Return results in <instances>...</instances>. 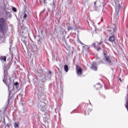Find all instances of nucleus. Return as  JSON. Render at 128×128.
<instances>
[{
  "instance_id": "nucleus-1",
  "label": "nucleus",
  "mask_w": 128,
  "mask_h": 128,
  "mask_svg": "<svg viewBox=\"0 0 128 128\" xmlns=\"http://www.w3.org/2000/svg\"><path fill=\"white\" fill-rule=\"evenodd\" d=\"M6 21L4 18H0V32L4 34L8 32V26L6 25Z\"/></svg>"
},
{
  "instance_id": "nucleus-2",
  "label": "nucleus",
  "mask_w": 128,
  "mask_h": 128,
  "mask_svg": "<svg viewBox=\"0 0 128 128\" xmlns=\"http://www.w3.org/2000/svg\"><path fill=\"white\" fill-rule=\"evenodd\" d=\"M104 58L102 60H101L98 62L99 64H108L109 66L112 65V58L110 56H106V54L104 53Z\"/></svg>"
},
{
  "instance_id": "nucleus-3",
  "label": "nucleus",
  "mask_w": 128,
  "mask_h": 128,
  "mask_svg": "<svg viewBox=\"0 0 128 128\" xmlns=\"http://www.w3.org/2000/svg\"><path fill=\"white\" fill-rule=\"evenodd\" d=\"M38 108L42 112H46V104L42 101H40L38 104Z\"/></svg>"
},
{
  "instance_id": "nucleus-4",
  "label": "nucleus",
  "mask_w": 128,
  "mask_h": 128,
  "mask_svg": "<svg viewBox=\"0 0 128 128\" xmlns=\"http://www.w3.org/2000/svg\"><path fill=\"white\" fill-rule=\"evenodd\" d=\"M120 4L116 5V10L114 16V20H118V18L120 16H118V12H120Z\"/></svg>"
},
{
  "instance_id": "nucleus-5",
  "label": "nucleus",
  "mask_w": 128,
  "mask_h": 128,
  "mask_svg": "<svg viewBox=\"0 0 128 128\" xmlns=\"http://www.w3.org/2000/svg\"><path fill=\"white\" fill-rule=\"evenodd\" d=\"M116 26L115 24H112L109 28V30L112 34H114L116 32Z\"/></svg>"
},
{
  "instance_id": "nucleus-6",
  "label": "nucleus",
  "mask_w": 128,
  "mask_h": 128,
  "mask_svg": "<svg viewBox=\"0 0 128 128\" xmlns=\"http://www.w3.org/2000/svg\"><path fill=\"white\" fill-rule=\"evenodd\" d=\"M44 90L40 91L38 93V97L39 100H44Z\"/></svg>"
},
{
  "instance_id": "nucleus-7",
  "label": "nucleus",
  "mask_w": 128,
  "mask_h": 128,
  "mask_svg": "<svg viewBox=\"0 0 128 128\" xmlns=\"http://www.w3.org/2000/svg\"><path fill=\"white\" fill-rule=\"evenodd\" d=\"M5 84L7 86H8V88H10V84H12V81L10 80V76H6Z\"/></svg>"
},
{
  "instance_id": "nucleus-8",
  "label": "nucleus",
  "mask_w": 128,
  "mask_h": 128,
  "mask_svg": "<svg viewBox=\"0 0 128 128\" xmlns=\"http://www.w3.org/2000/svg\"><path fill=\"white\" fill-rule=\"evenodd\" d=\"M108 40H109V42H114L116 40V38L114 37V34H112L111 35H110Z\"/></svg>"
},
{
  "instance_id": "nucleus-9",
  "label": "nucleus",
  "mask_w": 128,
  "mask_h": 128,
  "mask_svg": "<svg viewBox=\"0 0 128 128\" xmlns=\"http://www.w3.org/2000/svg\"><path fill=\"white\" fill-rule=\"evenodd\" d=\"M76 68L77 70V74L78 76H82V69L80 68H78V66H76Z\"/></svg>"
},
{
  "instance_id": "nucleus-10",
  "label": "nucleus",
  "mask_w": 128,
  "mask_h": 128,
  "mask_svg": "<svg viewBox=\"0 0 128 128\" xmlns=\"http://www.w3.org/2000/svg\"><path fill=\"white\" fill-rule=\"evenodd\" d=\"M92 70H97L98 67L96 66V64L95 62H92L91 65Z\"/></svg>"
},
{
  "instance_id": "nucleus-11",
  "label": "nucleus",
  "mask_w": 128,
  "mask_h": 128,
  "mask_svg": "<svg viewBox=\"0 0 128 128\" xmlns=\"http://www.w3.org/2000/svg\"><path fill=\"white\" fill-rule=\"evenodd\" d=\"M92 46L93 48H96V50H97V51L98 52V50H102V48L100 47H98L97 46H96V43H93L92 44Z\"/></svg>"
},
{
  "instance_id": "nucleus-12",
  "label": "nucleus",
  "mask_w": 128,
  "mask_h": 128,
  "mask_svg": "<svg viewBox=\"0 0 128 128\" xmlns=\"http://www.w3.org/2000/svg\"><path fill=\"white\" fill-rule=\"evenodd\" d=\"M64 70L65 72H68V65H65L64 66Z\"/></svg>"
},
{
  "instance_id": "nucleus-13",
  "label": "nucleus",
  "mask_w": 128,
  "mask_h": 128,
  "mask_svg": "<svg viewBox=\"0 0 128 128\" xmlns=\"http://www.w3.org/2000/svg\"><path fill=\"white\" fill-rule=\"evenodd\" d=\"M0 60H4V62H6V57L4 56H2L0 57Z\"/></svg>"
},
{
  "instance_id": "nucleus-14",
  "label": "nucleus",
  "mask_w": 128,
  "mask_h": 128,
  "mask_svg": "<svg viewBox=\"0 0 128 128\" xmlns=\"http://www.w3.org/2000/svg\"><path fill=\"white\" fill-rule=\"evenodd\" d=\"M43 116H44V118H45V120H48V113H46V112H45L44 114V115Z\"/></svg>"
},
{
  "instance_id": "nucleus-15",
  "label": "nucleus",
  "mask_w": 128,
  "mask_h": 128,
  "mask_svg": "<svg viewBox=\"0 0 128 128\" xmlns=\"http://www.w3.org/2000/svg\"><path fill=\"white\" fill-rule=\"evenodd\" d=\"M14 126L15 128H18V124L17 123H15Z\"/></svg>"
},
{
  "instance_id": "nucleus-16",
  "label": "nucleus",
  "mask_w": 128,
  "mask_h": 128,
  "mask_svg": "<svg viewBox=\"0 0 128 128\" xmlns=\"http://www.w3.org/2000/svg\"><path fill=\"white\" fill-rule=\"evenodd\" d=\"M13 12H16V8L14 7L12 8Z\"/></svg>"
},
{
  "instance_id": "nucleus-17",
  "label": "nucleus",
  "mask_w": 128,
  "mask_h": 128,
  "mask_svg": "<svg viewBox=\"0 0 128 128\" xmlns=\"http://www.w3.org/2000/svg\"><path fill=\"white\" fill-rule=\"evenodd\" d=\"M68 30H72V28L70 26H68Z\"/></svg>"
},
{
  "instance_id": "nucleus-18",
  "label": "nucleus",
  "mask_w": 128,
  "mask_h": 128,
  "mask_svg": "<svg viewBox=\"0 0 128 128\" xmlns=\"http://www.w3.org/2000/svg\"><path fill=\"white\" fill-rule=\"evenodd\" d=\"M27 14H24V18H26V16H27Z\"/></svg>"
},
{
  "instance_id": "nucleus-19",
  "label": "nucleus",
  "mask_w": 128,
  "mask_h": 128,
  "mask_svg": "<svg viewBox=\"0 0 128 128\" xmlns=\"http://www.w3.org/2000/svg\"><path fill=\"white\" fill-rule=\"evenodd\" d=\"M52 60H56V57L54 56V54L52 55Z\"/></svg>"
},
{
  "instance_id": "nucleus-20",
  "label": "nucleus",
  "mask_w": 128,
  "mask_h": 128,
  "mask_svg": "<svg viewBox=\"0 0 128 128\" xmlns=\"http://www.w3.org/2000/svg\"><path fill=\"white\" fill-rule=\"evenodd\" d=\"M85 114H88H88H90V113L89 112H88V110H86L85 111Z\"/></svg>"
},
{
  "instance_id": "nucleus-21",
  "label": "nucleus",
  "mask_w": 128,
  "mask_h": 128,
  "mask_svg": "<svg viewBox=\"0 0 128 128\" xmlns=\"http://www.w3.org/2000/svg\"><path fill=\"white\" fill-rule=\"evenodd\" d=\"M14 86H18V82H16L14 84Z\"/></svg>"
},
{
  "instance_id": "nucleus-22",
  "label": "nucleus",
  "mask_w": 128,
  "mask_h": 128,
  "mask_svg": "<svg viewBox=\"0 0 128 128\" xmlns=\"http://www.w3.org/2000/svg\"><path fill=\"white\" fill-rule=\"evenodd\" d=\"M42 82H46V78H44V79H42Z\"/></svg>"
},
{
  "instance_id": "nucleus-23",
  "label": "nucleus",
  "mask_w": 128,
  "mask_h": 128,
  "mask_svg": "<svg viewBox=\"0 0 128 128\" xmlns=\"http://www.w3.org/2000/svg\"><path fill=\"white\" fill-rule=\"evenodd\" d=\"M48 74H52V71L48 70Z\"/></svg>"
},
{
  "instance_id": "nucleus-24",
  "label": "nucleus",
  "mask_w": 128,
  "mask_h": 128,
  "mask_svg": "<svg viewBox=\"0 0 128 128\" xmlns=\"http://www.w3.org/2000/svg\"><path fill=\"white\" fill-rule=\"evenodd\" d=\"M102 44V42H100V43H99V44L100 46H101V44Z\"/></svg>"
},
{
  "instance_id": "nucleus-25",
  "label": "nucleus",
  "mask_w": 128,
  "mask_h": 128,
  "mask_svg": "<svg viewBox=\"0 0 128 128\" xmlns=\"http://www.w3.org/2000/svg\"><path fill=\"white\" fill-rule=\"evenodd\" d=\"M94 4L95 6H96V2H94Z\"/></svg>"
},
{
  "instance_id": "nucleus-26",
  "label": "nucleus",
  "mask_w": 128,
  "mask_h": 128,
  "mask_svg": "<svg viewBox=\"0 0 128 128\" xmlns=\"http://www.w3.org/2000/svg\"><path fill=\"white\" fill-rule=\"evenodd\" d=\"M119 80H120V82H122V79L120 78Z\"/></svg>"
},
{
  "instance_id": "nucleus-27",
  "label": "nucleus",
  "mask_w": 128,
  "mask_h": 128,
  "mask_svg": "<svg viewBox=\"0 0 128 128\" xmlns=\"http://www.w3.org/2000/svg\"><path fill=\"white\" fill-rule=\"evenodd\" d=\"M3 82L6 84V82H4V79L3 80Z\"/></svg>"
},
{
  "instance_id": "nucleus-28",
  "label": "nucleus",
  "mask_w": 128,
  "mask_h": 128,
  "mask_svg": "<svg viewBox=\"0 0 128 128\" xmlns=\"http://www.w3.org/2000/svg\"><path fill=\"white\" fill-rule=\"evenodd\" d=\"M44 0V3L46 4V0Z\"/></svg>"
},
{
  "instance_id": "nucleus-29",
  "label": "nucleus",
  "mask_w": 128,
  "mask_h": 128,
  "mask_svg": "<svg viewBox=\"0 0 128 128\" xmlns=\"http://www.w3.org/2000/svg\"><path fill=\"white\" fill-rule=\"evenodd\" d=\"M89 110H90H90H92V109H90H90H89Z\"/></svg>"
},
{
  "instance_id": "nucleus-30",
  "label": "nucleus",
  "mask_w": 128,
  "mask_h": 128,
  "mask_svg": "<svg viewBox=\"0 0 128 128\" xmlns=\"http://www.w3.org/2000/svg\"><path fill=\"white\" fill-rule=\"evenodd\" d=\"M80 44H82V42H80Z\"/></svg>"
},
{
  "instance_id": "nucleus-31",
  "label": "nucleus",
  "mask_w": 128,
  "mask_h": 128,
  "mask_svg": "<svg viewBox=\"0 0 128 128\" xmlns=\"http://www.w3.org/2000/svg\"><path fill=\"white\" fill-rule=\"evenodd\" d=\"M6 78V75H4V78Z\"/></svg>"
}]
</instances>
